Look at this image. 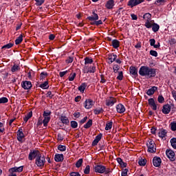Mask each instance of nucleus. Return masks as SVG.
I'll list each match as a JSON object with an SVG mask.
<instances>
[{
    "mask_svg": "<svg viewBox=\"0 0 176 176\" xmlns=\"http://www.w3.org/2000/svg\"><path fill=\"white\" fill-rule=\"evenodd\" d=\"M140 76H145L146 79H152L156 76V69L148 66H142L139 70Z\"/></svg>",
    "mask_w": 176,
    "mask_h": 176,
    "instance_id": "obj_1",
    "label": "nucleus"
},
{
    "mask_svg": "<svg viewBox=\"0 0 176 176\" xmlns=\"http://www.w3.org/2000/svg\"><path fill=\"white\" fill-rule=\"evenodd\" d=\"M92 16H89L87 17V20H89V21H91L90 23L91 25H102V20H98V14L96 13V12H92Z\"/></svg>",
    "mask_w": 176,
    "mask_h": 176,
    "instance_id": "obj_2",
    "label": "nucleus"
},
{
    "mask_svg": "<svg viewBox=\"0 0 176 176\" xmlns=\"http://www.w3.org/2000/svg\"><path fill=\"white\" fill-rule=\"evenodd\" d=\"M147 151L150 153H156V143L152 139H149L146 143Z\"/></svg>",
    "mask_w": 176,
    "mask_h": 176,
    "instance_id": "obj_3",
    "label": "nucleus"
},
{
    "mask_svg": "<svg viewBox=\"0 0 176 176\" xmlns=\"http://www.w3.org/2000/svg\"><path fill=\"white\" fill-rule=\"evenodd\" d=\"M45 163H46V159L45 158V155L40 154L35 160V164L37 167H43L45 166Z\"/></svg>",
    "mask_w": 176,
    "mask_h": 176,
    "instance_id": "obj_4",
    "label": "nucleus"
},
{
    "mask_svg": "<svg viewBox=\"0 0 176 176\" xmlns=\"http://www.w3.org/2000/svg\"><path fill=\"white\" fill-rule=\"evenodd\" d=\"M52 115V111L47 110L43 112V116L44 120H43V124L44 127L47 126V123L50 122V116Z\"/></svg>",
    "mask_w": 176,
    "mask_h": 176,
    "instance_id": "obj_5",
    "label": "nucleus"
},
{
    "mask_svg": "<svg viewBox=\"0 0 176 176\" xmlns=\"http://www.w3.org/2000/svg\"><path fill=\"white\" fill-rule=\"evenodd\" d=\"M166 155L170 162H175V153L171 149H166Z\"/></svg>",
    "mask_w": 176,
    "mask_h": 176,
    "instance_id": "obj_6",
    "label": "nucleus"
},
{
    "mask_svg": "<svg viewBox=\"0 0 176 176\" xmlns=\"http://www.w3.org/2000/svg\"><path fill=\"white\" fill-rule=\"evenodd\" d=\"M41 154V151L38 150H33L30 151L28 155L29 160H34V159H36Z\"/></svg>",
    "mask_w": 176,
    "mask_h": 176,
    "instance_id": "obj_7",
    "label": "nucleus"
},
{
    "mask_svg": "<svg viewBox=\"0 0 176 176\" xmlns=\"http://www.w3.org/2000/svg\"><path fill=\"white\" fill-rule=\"evenodd\" d=\"M94 171L99 174H104L105 173V166L101 164L96 165L94 166Z\"/></svg>",
    "mask_w": 176,
    "mask_h": 176,
    "instance_id": "obj_8",
    "label": "nucleus"
},
{
    "mask_svg": "<svg viewBox=\"0 0 176 176\" xmlns=\"http://www.w3.org/2000/svg\"><path fill=\"white\" fill-rule=\"evenodd\" d=\"M145 0H129L127 6H130V8H134V6H137L140 5V3H142Z\"/></svg>",
    "mask_w": 176,
    "mask_h": 176,
    "instance_id": "obj_9",
    "label": "nucleus"
},
{
    "mask_svg": "<svg viewBox=\"0 0 176 176\" xmlns=\"http://www.w3.org/2000/svg\"><path fill=\"white\" fill-rule=\"evenodd\" d=\"M21 86L24 90H30L32 87V84L30 81L25 80L21 82Z\"/></svg>",
    "mask_w": 176,
    "mask_h": 176,
    "instance_id": "obj_10",
    "label": "nucleus"
},
{
    "mask_svg": "<svg viewBox=\"0 0 176 176\" xmlns=\"http://www.w3.org/2000/svg\"><path fill=\"white\" fill-rule=\"evenodd\" d=\"M116 98L110 97L106 100V105L107 107H113L115 104H116Z\"/></svg>",
    "mask_w": 176,
    "mask_h": 176,
    "instance_id": "obj_11",
    "label": "nucleus"
},
{
    "mask_svg": "<svg viewBox=\"0 0 176 176\" xmlns=\"http://www.w3.org/2000/svg\"><path fill=\"white\" fill-rule=\"evenodd\" d=\"M153 164L155 167H160V164H162V159L159 157H154L153 159Z\"/></svg>",
    "mask_w": 176,
    "mask_h": 176,
    "instance_id": "obj_12",
    "label": "nucleus"
},
{
    "mask_svg": "<svg viewBox=\"0 0 176 176\" xmlns=\"http://www.w3.org/2000/svg\"><path fill=\"white\" fill-rule=\"evenodd\" d=\"M17 140L19 142H23V139L24 138V133H23V129L20 128L16 132Z\"/></svg>",
    "mask_w": 176,
    "mask_h": 176,
    "instance_id": "obj_13",
    "label": "nucleus"
},
{
    "mask_svg": "<svg viewBox=\"0 0 176 176\" xmlns=\"http://www.w3.org/2000/svg\"><path fill=\"white\" fill-rule=\"evenodd\" d=\"M101 138H102V133H99L94 139V140L92 142V146H97L98 144V142L101 141Z\"/></svg>",
    "mask_w": 176,
    "mask_h": 176,
    "instance_id": "obj_14",
    "label": "nucleus"
},
{
    "mask_svg": "<svg viewBox=\"0 0 176 176\" xmlns=\"http://www.w3.org/2000/svg\"><path fill=\"white\" fill-rule=\"evenodd\" d=\"M148 105L152 108L153 111H156L157 109V106L156 105V102H155V99L149 98L148 100Z\"/></svg>",
    "mask_w": 176,
    "mask_h": 176,
    "instance_id": "obj_15",
    "label": "nucleus"
},
{
    "mask_svg": "<svg viewBox=\"0 0 176 176\" xmlns=\"http://www.w3.org/2000/svg\"><path fill=\"white\" fill-rule=\"evenodd\" d=\"M116 111L118 113H124L126 112V107L120 103L116 106Z\"/></svg>",
    "mask_w": 176,
    "mask_h": 176,
    "instance_id": "obj_16",
    "label": "nucleus"
},
{
    "mask_svg": "<svg viewBox=\"0 0 176 176\" xmlns=\"http://www.w3.org/2000/svg\"><path fill=\"white\" fill-rule=\"evenodd\" d=\"M24 168L23 166H19V167H13L10 168L9 171L10 173H22L23 170Z\"/></svg>",
    "mask_w": 176,
    "mask_h": 176,
    "instance_id": "obj_17",
    "label": "nucleus"
},
{
    "mask_svg": "<svg viewBox=\"0 0 176 176\" xmlns=\"http://www.w3.org/2000/svg\"><path fill=\"white\" fill-rule=\"evenodd\" d=\"M171 111V106L168 104H164L162 109V113H164V115H168Z\"/></svg>",
    "mask_w": 176,
    "mask_h": 176,
    "instance_id": "obj_18",
    "label": "nucleus"
},
{
    "mask_svg": "<svg viewBox=\"0 0 176 176\" xmlns=\"http://www.w3.org/2000/svg\"><path fill=\"white\" fill-rule=\"evenodd\" d=\"M84 107L86 109H90L93 107V100L87 99L84 102Z\"/></svg>",
    "mask_w": 176,
    "mask_h": 176,
    "instance_id": "obj_19",
    "label": "nucleus"
},
{
    "mask_svg": "<svg viewBox=\"0 0 176 176\" xmlns=\"http://www.w3.org/2000/svg\"><path fill=\"white\" fill-rule=\"evenodd\" d=\"M129 72L131 75L134 76L135 78H137V76H138V70L136 69L135 67L131 66L129 68Z\"/></svg>",
    "mask_w": 176,
    "mask_h": 176,
    "instance_id": "obj_20",
    "label": "nucleus"
},
{
    "mask_svg": "<svg viewBox=\"0 0 176 176\" xmlns=\"http://www.w3.org/2000/svg\"><path fill=\"white\" fill-rule=\"evenodd\" d=\"M116 58H118V55L114 54H109L108 56V60L110 61L109 62V64H112L113 61H116Z\"/></svg>",
    "mask_w": 176,
    "mask_h": 176,
    "instance_id": "obj_21",
    "label": "nucleus"
},
{
    "mask_svg": "<svg viewBox=\"0 0 176 176\" xmlns=\"http://www.w3.org/2000/svg\"><path fill=\"white\" fill-rule=\"evenodd\" d=\"M156 90H157V87H155V86L152 87L149 89H148V91H146L147 96H153Z\"/></svg>",
    "mask_w": 176,
    "mask_h": 176,
    "instance_id": "obj_22",
    "label": "nucleus"
},
{
    "mask_svg": "<svg viewBox=\"0 0 176 176\" xmlns=\"http://www.w3.org/2000/svg\"><path fill=\"white\" fill-rule=\"evenodd\" d=\"M55 162H63L64 160V155L63 154H56L54 157Z\"/></svg>",
    "mask_w": 176,
    "mask_h": 176,
    "instance_id": "obj_23",
    "label": "nucleus"
},
{
    "mask_svg": "<svg viewBox=\"0 0 176 176\" xmlns=\"http://www.w3.org/2000/svg\"><path fill=\"white\" fill-rule=\"evenodd\" d=\"M96 72V66H90L88 69L85 72V74H94Z\"/></svg>",
    "mask_w": 176,
    "mask_h": 176,
    "instance_id": "obj_24",
    "label": "nucleus"
},
{
    "mask_svg": "<svg viewBox=\"0 0 176 176\" xmlns=\"http://www.w3.org/2000/svg\"><path fill=\"white\" fill-rule=\"evenodd\" d=\"M143 19L145 21H151L152 20V14L151 13L147 12L143 15Z\"/></svg>",
    "mask_w": 176,
    "mask_h": 176,
    "instance_id": "obj_25",
    "label": "nucleus"
},
{
    "mask_svg": "<svg viewBox=\"0 0 176 176\" xmlns=\"http://www.w3.org/2000/svg\"><path fill=\"white\" fill-rule=\"evenodd\" d=\"M86 87H87V84L86 82H82L81 86L78 87V90L80 93H85V90H86Z\"/></svg>",
    "mask_w": 176,
    "mask_h": 176,
    "instance_id": "obj_26",
    "label": "nucleus"
},
{
    "mask_svg": "<svg viewBox=\"0 0 176 176\" xmlns=\"http://www.w3.org/2000/svg\"><path fill=\"white\" fill-rule=\"evenodd\" d=\"M60 120L64 124H68L69 123V120L67 116H61L60 117Z\"/></svg>",
    "mask_w": 176,
    "mask_h": 176,
    "instance_id": "obj_27",
    "label": "nucleus"
},
{
    "mask_svg": "<svg viewBox=\"0 0 176 176\" xmlns=\"http://www.w3.org/2000/svg\"><path fill=\"white\" fill-rule=\"evenodd\" d=\"M112 46L114 49H118L119 46H120V42L118 41L117 39H114L112 41Z\"/></svg>",
    "mask_w": 176,
    "mask_h": 176,
    "instance_id": "obj_28",
    "label": "nucleus"
},
{
    "mask_svg": "<svg viewBox=\"0 0 176 176\" xmlns=\"http://www.w3.org/2000/svg\"><path fill=\"white\" fill-rule=\"evenodd\" d=\"M158 135L160 138H164L167 135V131H166V129H162L158 133Z\"/></svg>",
    "mask_w": 176,
    "mask_h": 176,
    "instance_id": "obj_29",
    "label": "nucleus"
},
{
    "mask_svg": "<svg viewBox=\"0 0 176 176\" xmlns=\"http://www.w3.org/2000/svg\"><path fill=\"white\" fill-rule=\"evenodd\" d=\"M31 118H32V111H30L24 118H23V120L25 122V123H27L28 122V120H30V119H31Z\"/></svg>",
    "mask_w": 176,
    "mask_h": 176,
    "instance_id": "obj_30",
    "label": "nucleus"
},
{
    "mask_svg": "<svg viewBox=\"0 0 176 176\" xmlns=\"http://www.w3.org/2000/svg\"><path fill=\"white\" fill-rule=\"evenodd\" d=\"M113 3H114L113 0L108 1L107 3H106L107 9H113Z\"/></svg>",
    "mask_w": 176,
    "mask_h": 176,
    "instance_id": "obj_31",
    "label": "nucleus"
},
{
    "mask_svg": "<svg viewBox=\"0 0 176 176\" xmlns=\"http://www.w3.org/2000/svg\"><path fill=\"white\" fill-rule=\"evenodd\" d=\"M160 28V26L157 25V23H153L152 30L153 31V32H157Z\"/></svg>",
    "mask_w": 176,
    "mask_h": 176,
    "instance_id": "obj_32",
    "label": "nucleus"
},
{
    "mask_svg": "<svg viewBox=\"0 0 176 176\" xmlns=\"http://www.w3.org/2000/svg\"><path fill=\"white\" fill-rule=\"evenodd\" d=\"M93 126V120H89L88 122L84 125V129H90Z\"/></svg>",
    "mask_w": 176,
    "mask_h": 176,
    "instance_id": "obj_33",
    "label": "nucleus"
},
{
    "mask_svg": "<svg viewBox=\"0 0 176 176\" xmlns=\"http://www.w3.org/2000/svg\"><path fill=\"white\" fill-rule=\"evenodd\" d=\"M23 42V34H20L19 36L15 40V45H20Z\"/></svg>",
    "mask_w": 176,
    "mask_h": 176,
    "instance_id": "obj_34",
    "label": "nucleus"
},
{
    "mask_svg": "<svg viewBox=\"0 0 176 176\" xmlns=\"http://www.w3.org/2000/svg\"><path fill=\"white\" fill-rule=\"evenodd\" d=\"M112 124H113V122L112 121L107 122L105 126V130L108 131V130H111L112 129Z\"/></svg>",
    "mask_w": 176,
    "mask_h": 176,
    "instance_id": "obj_35",
    "label": "nucleus"
},
{
    "mask_svg": "<svg viewBox=\"0 0 176 176\" xmlns=\"http://www.w3.org/2000/svg\"><path fill=\"white\" fill-rule=\"evenodd\" d=\"M85 64L87 65V64H93V58L89 57L85 58Z\"/></svg>",
    "mask_w": 176,
    "mask_h": 176,
    "instance_id": "obj_36",
    "label": "nucleus"
},
{
    "mask_svg": "<svg viewBox=\"0 0 176 176\" xmlns=\"http://www.w3.org/2000/svg\"><path fill=\"white\" fill-rule=\"evenodd\" d=\"M11 71L12 72H17V71H20V66L14 64L12 68H11Z\"/></svg>",
    "mask_w": 176,
    "mask_h": 176,
    "instance_id": "obj_37",
    "label": "nucleus"
},
{
    "mask_svg": "<svg viewBox=\"0 0 176 176\" xmlns=\"http://www.w3.org/2000/svg\"><path fill=\"white\" fill-rule=\"evenodd\" d=\"M48 85L49 82L45 81L43 83L39 85V87H41V89H49V86H47Z\"/></svg>",
    "mask_w": 176,
    "mask_h": 176,
    "instance_id": "obj_38",
    "label": "nucleus"
},
{
    "mask_svg": "<svg viewBox=\"0 0 176 176\" xmlns=\"http://www.w3.org/2000/svg\"><path fill=\"white\" fill-rule=\"evenodd\" d=\"M102 112H104V109H102V108L95 109L94 110V113L95 115H100V113H102Z\"/></svg>",
    "mask_w": 176,
    "mask_h": 176,
    "instance_id": "obj_39",
    "label": "nucleus"
},
{
    "mask_svg": "<svg viewBox=\"0 0 176 176\" xmlns=\"http://www.w3.org/2000/svg\"><path fill=\"white\" fill-rule=\"evenodd\" d=\"M47 72H43L40 74V80H43L45 78H47Z\"/></svg>",
    "mask_w": 176,
    "mask_h": 176,
    "instance_id": "obj_40",
    "label": "nucleus"
},
{
    "mask_svg": "<svg viewBox=\"0 0 176 176\" xmlns=\"http://www.w3.org/2000/svg\"><path fill=\"white\" fill-rule=\"evenodd\" d=\"M170 130L172 131H176V121H173L170 124Z\"/></svg>",
    "mask_w": 176,
    "mask_h": 176,
    "instance_id": "obj_41",
    "label": "nucleus"
},
{
    "mask_svg": "<svg viewBox=\"0 0 176 176\" xmlns=\"http://www.w3.org/2000/svg\"><path fill=\"white\" fill-rule=\"evenodd\" d=\"M14 45V43H9L8 44H6L2 47V49H10L11 47H13Z\"/></svg>",
    "mask_w": 176,
    "mask_h": 176,
    "instance_id": "obj_42",
    "label": "nucleus"
},
{
    "mask_svg": "<svg viewBox=\"0 0 176 176\" xmlns=\"http://www.w3.org/2000/svg\"><path fill=\"white\" fill-rule=\"evenodd\" d=\"M82 163H83V159H82V158L79 159V160L76 162V167L77 168H79V167H80V166H82Z\"/></svg>",
    "mask_w": 176,
    "mask_h": 176,
    "instance_id": "obj_43",
    "label": "nucleus"
},
{
    "mask_svg": "<svg viewBox=\"0 0 176 176\" xmlns=\"http://www.w3.org/2000/svg\"><path fill=\"white\" fill-rule=\"evenodd\" d=\"M171 146L173 149H176V138H172L170 140Z\"/></svg>",
    "mask_w": 176,
    "mask_h": 176,
    "instance_id": "obj_44",
    "label": "nucleus"
},
{
    "mask_svg": "<svg viewBox=\"0 0 176 176\" xmlns=\"http://www.w3.org/2000/svg\"><path fill=\"white\" fill-rule=\"evenodd\" d=\"M76 77V73H73L71 74L68 78L70 82H72L73 80H74L75 78Z\"/></svg>",
    "mask_w": 176,
    "mask_h": 176,
    "instance_id": "obj_45",
    "label": "nucleus"
},
{
    "mask_svg": "<svg viewBox=\"0 0 176 176\" xmlns=\"http://www.w3.org/2000/svg\"><path fill=\"white\" fill-rule=\"evenodd\" d=\"M9 100L6 97L0 98V104H6Z\"/></svg>",
    "mask_w": 176,
    "mask_h": 176,
    "instance_id": "obj_46",
    "label": "nucleus"
},
{
    "mask_svg": "<svg viewBox=\"0 0 176 176\" xmlns=\"http://www.w3.org/2000/svg\"><path fill=\"white\" fill-rule=\"evenodd\" d=\"M58 151H60V152H65L67 147L64 145L60 144L59 146H58Z\"/></svg>",
    "mask_w": 176,
    "mask_h": 176,
    "instance_id": "obj_47",
    "label": "nucleus"
},
{
    "mask_svg": "<svg viewBox=\"0 0 176 176\" xmlns=\"http://www.w3.org/2000/svg\"><path fill=\"white\" fill-rule=\"evenodd\" d=\"M70 125L72 129H76L78 127V122L76 121H71Z\"/></svg>",
    "mask_w": 176,
    "mask_h": 176,
    "instance_id": "obj_48",
    "label": "nucleus"
},
{
    "mask_svg": "<svg viewBox=\"0 0 176 176\" xmlns=\"http://www.w3.org/2000/svg\"><path fill=\"white\" fill-rule=\"evenodd\" d=\"M167 2V0H156L155 1V4L157 5V3H160V5H164Z\"/></svg>",
    "mask_w": 176,
    "mask_h": 176,
    "instance_id": "obj_49",
    "label": "nucleus"
},
{
    "mask_svg": "<svg viewBox=\"0 0 176 176\" xmlns=\"http://www.w3.org/2000/svg\"><path fill=\"white\" fill-rule=\"evenodd\" d=\"M74 61V58L72 56H69L65 60L66 64H71Z\"/></svg>",
    "mask_w": 176,
    "mask_h": 176,
    "instance_id": "obj_50",
    "label": "nucleus"
},
{
    "mask_svg": "<svg viewBox=\"0 0 176 176\" xmlns=\"http://www.w3.org/2000/svg\"><path fill=\"white\" fill-rule=\"evenodd\" d=\"M153 25V24L151 23V21H146V22H145V24H144V25H145V27H146V28H152Z\"/></svg>",
    "mask_w": 176,
    "mask_h": 176,
    "instance_id": "obj_51",
    "label": "nucleus"
},
{
    "mask_svg": "<svg viewBox=\"0 0 176 176\" xmlns=\"http://www.w3.org/2000/svg\"><path fill=\"white\" fill-rule=\"evenodd\" d=\"M139 166H145L146 164V160H140L138 161Z\"/></svg>",
    "mask_w": 176,
    "mask_h": 176,
    "instance_id": "obj_52",
    "label": "nucleus"
},
{
    "mask_svg": "<svg viewBox=\"0 0 176 176\" xmlns=\"http://www.w3.org/2000/svg\"><path fill=\"white\" fill-rule=\"evenodd\" d=\"M84 174H90V165H87L85 170H84Z\"/></svg>",
    "mask_w": 176,
    "mask_h": 176,
    "instance_id": "obj_53",
    "label": "nucleus"
},
{
    "mask_svg": "<svg viewBox=\"0 0 176 176\" xmlns=\"http://www.w3.org/2000/svg\"><path fill=\"white\" fill-rule=\"evenodd\" d=\"M157 101L158 102H160V104H163V102H164V98L163 97V96H159Z\"/></svg>",
    "mask_w": 176,
    "mask_h": 176,
    "instance_id": "obj_54",
    "label": "nucleus"
},
{
    "mask_svg": "<svg viewBox=\"0 0 176 176\" xmlns=\"http://www.w3.org/2000/svg\"><path fill=\"white\" fill-rule=\"evenodd\" d=\"M117 79H118V80H123V72H118Z\"/></svg>",
    "mask_w": 176,
    "mask_h": 176,
    "instance_id": "obj_55",
    "label": "nucleus"
},
{
    "mask_svg": "<svg viewBox=\"0 0 176 176\" xmlns=\"http://www.w3.org/2000/svg\"><path fill=\"white\" fill-rule=\"evenodd\" d=\"M36 2L37 6H41L45 3V0H34Z\"/></svg>",
    "mask_w": 176,
    "mask_h": 176,
    "instance_id": "obj_56",
    "label": "nucleus"
},
{
    "mask_svg": "<svg viewBox=\"0 0 176 176\" xmlns=\"http://www.w3.org/2000/svg\"><path fill=\"white\" fill-rule=\"evenodd\" d=\"M119 65H115L114 66H113V72L115 73V74H118V71H119Z\"/></svg>",
    "mask_w": 176,
    "mask_h": 176,
    "instance_id": "obj_57",
    "label": "nucleus"
},
{
    "mask_svg": "<svg viewBox=\"0 0 176 176\" xmlns=\"http://www.w3.org/2000/svg\"><path fill=\"white\" fill-rule=\"evenodd\" d=\"M151 56H153V57H157V52L155 50H151L150 51Z\"/></svg>",
    "mask_w": 176,
    "mask_h": 176,
    "instance_id": "obj_58",
    "label": "nucleus"
},
{
    "mask_svg": "<svg viewBox=\"0 0 176 176\" xmlns=\"http://www.w3.org/2000/svg\"><path fill=\"white\" fill-rule=\"evenodd\" d=\"M67 74H68V70H66V71H65V72H60L59 73V76H60V78H63V77L65 76V75H67Z\"/></svg>",
    "mask_w": 176,
    "mask_h": 176,
    "instance_id": "obj_59",
    "label": "nucleus"
},
{
    "mask_svg": "<svg viewBox=\"0 0 176 176\" xmlns=\"http://www.w3.org/2000/svg\"><path fill=\"white\" fill-rule=\"evenodd\" d=\"M100 78H101L100 83H105V82H107V79H105V76H104V75L101 74Z\"/></svg>",
    "mask_w": 176,
    "mask_h": 176,
    "instance_id": "obj_60",
    "label": "nucleus"
},
{
    "mask_svg": "<svg viewBox=\"0 0 176 176\" xmlns=\"http://www.w3.org/2000/svg\"><path fill=\"white\" fill-rule=\"evenodd\" d=\"M47 97H49V98H53V97H54V95L53 94H52V92L50 91H49L47 93Z\"/></svg>",
    "mask_w": 176,
    "mask_h": 176,
    "instance_id": "obj_61",
    "label": "nucleus"
},
{
    "mask_svg": "<svg viewBox=\"0 0 176 176\" xmlns=\"http://www.w3.org/2000/svg\"><path fill=\"white\" fill-rule=\"evenodd\" d=\"M127 171H129V169L125 168L121 173L122 176H127Z\"/></svg>",
    "mask_w": 176,
    "mask_h": 176,
    "instance_id": "obj_62",
    "label": "nucleus"
},
{
    "mask_svg": "<svg viewBox=\"0 0 176 176\" xmlns=\"http://www.w3.org/2000/svg\"><path fill=\"white\" fill-rule=\"evenodd\" d=\"M151 46H154L155 43H156V41L154 38H151L149 40Z\"/></svg>",
    "mask_w": 176,
    "mask_h": 176,
    "instance_id": "obj_63",
    "label": "nucleus"
},
{
    "mask_svg": "<svg viewBox=\"0 0 176 176\" xmlns=\"http://www.w3.org/2000/svg\"><path fill=\"white\" fill-rule=\"evenodd\" d=\"M70 176H80L78 172H72Z\"/></svg>",
    "mask_w": 176,
    "mask_h": 176,
    "instance_id": "obj_64",
    "label": "nucleus"
}]
</instances>
